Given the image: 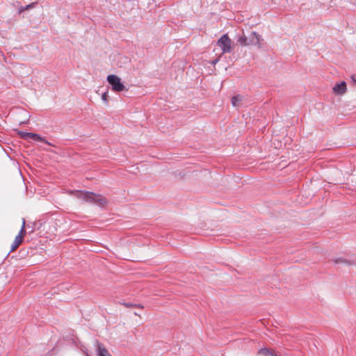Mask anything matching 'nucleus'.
Listing matches in <instances>:
<instances>
[{
  "mask_svg": "<svg viewBox=\"0 0 356 356\" xmlns=\"http://www.w3.org/2000/svg\"><path fill=\"white\" fill-rule=\"evenodd\" d=\"M26 9L24 8V6H22L19 9V13H22L23 11H24Z\"/></svg>",
  "mask_w": 356,
  "mask_h": 356,
  "instance_id": "nucleus-19",
  "label": "nucleus"
},
{
  "mask_svg": "<svg viewBox=\"0 0 356 356\" xmlns=\"http://www.w3.org/2000/svg\"><path fill=\"white\" fill-rule=\"evenodd\" d=\"M97 355L98 356H112L108 350L102 344L99 343L97 346Z\"/></svg>",
  "mask_w": 356,
  "mask_h": 356,
  "instance_id": "nucleus-6",
  "label": "nucleus"
},
{
  "mask_svg": "<svg viewBox=\"0 0 356 356\" xmlns=\"http://www.w3.org/2000/svg\"><path fill=\"white\" fill-rule=\"evenodd\" d=\"M237 42L241 44V45H243V46H248L249 45V42H248V38L245 37V35H242L241 37H239L237 40Z\"/></svg>",
  "mask_w": 356,
  "mask_h": 356,
  "instance_id": "nucleus-10",
  "label": "nucleus"
},
{
  "mask_svg": "<svg viewBox=\"0 0 356 356\" xmlns=\"http://www.w3.org/2000/svg\"><path fill=\"white\" fill-rule=\"evenodd\" d=\"M134 307L143 309L144 307L141 304H134Z\"/></svg>",
  "mask_w": 356,
  "mask_h": 356,
  "instance_id": "nucleus-17",
  "label": "nucleus"
},
{
  "mask_svg": "<svg viewBox=\"0 0 356 356\" xmlns=\"http://www.w3.org/2000/svg\"><path fill=\"white\" fill-rule=\"evenodd\" d=\"M106 80L115 92H121L125 88L124 85L121 82L120 78L117 75L110 74L107 76Z\"/></svg>",
  "mask_w": 356,
  "mask_h": 356,
  "instance_id": "nucleus-3",
  "label": "nucleus"
},
{
  "mask_svg": "<svg viewBox=\"0 0 356 356\" xmlns=\"http://www.w3.org/2000/svg\"><path fill=\"white\" fill-rule=\"evenodd\" d=\"M36 3H37L35 2V3H31V4H29V5L26 6H24V8H25L26 10H28V9H29V8H33Z\"/></svg>",
  "mask_w": 356,
  "mask_h": 356,
  "instance_id": "nucleus-16",
  "label": "nucleus"
},
{
  "mask_svg": "<svg viewBox=\"0 0 356 356\" xmlns=\"http://www.w3.org/2000/svg\"><path fill=\"white\" fill-rule=\"evenodd\" d=\"M334 262L336 264H346L348 265H353L356 264V259L353 260H348L347 259H345L343 257H339L334 259Z\"/></svg>",
  "mask_w": 356,
  "mask_h": 356,
  "instance_id": "nucleus-7",
  "label": "nucleus"
},
{
  "mask_svg": "<svg viewBox=\"0 0 356 356\" xmlns=\"http://www.w3.org/2000/svg\"><path fill=\"white\" fill-rule=\"evenodd\" d=\"M218 60H219V58L212 60L211 64L216 65L218 62Z\"/></svg>",
  "mask_w": 356,
  "mask_h": 356,
  "instance_id": "nucleus-18",
  "label": "nucleus"
},
{
  "mask_svg": "<svg viewBox=\"0 0 356 356\" xmlns=\"http://www.w3.org/2000/svg\"><path fill=\"white\" fill-rule=\"evenodd\" d=\"M333 91L335 94L343 95L346 91V83L342 81L340 83L336 84L333 87Z\"/></svg>",
  "mask_w": 356,
  "mask_h": 356,
  "instance_id": "nucleus-5",
  "label": "nucleus"
},
{
  "mask_svg": "<svg viewBox=\"0 0 356 356\" xmlns=\"http://www.w3.org/2000/svg\"><path fill=\"white\" fill-rule=\"evenodd\" d=\"M25 234H26L25 219H23L22 226L21 227V229H20L19 234L17 236H20V239H22L23 241Z\"/></svg>",
  "mask_w": 356,
  "mask_h": 356,
  "instance_id": "nucleus-11",
  "label": "nucleus"
},
{
  "mask_svg": "<svg viewBox=\"0 0 356 356\" xmlns=\"http://www.w3.org/2000/svg\"><path fill=\"white\" fill-rule=\"evenodd\" d=\"M352 79H353V81L355 83H356V74H355V75H353V76H352Z\"/></svg>",
  "mask_w": 356,
  "mask_h": 356,
  "instance_id": "nucleus-20",
  "label": "nucleus"
},
{
  "mask_svg": "<svg viewBox=\"0 0 356 356\" xmlns=\"http://www.w3.org/2000/svg\"><path fill=\"white\" fill-rule=\"evenodd\" d=\"M108 92H104V93L102 94V99L104 102L107 103V102H108Z\"/></svg>",
  "mask_w": 356,
  "mask_h": 356,
  "instance_id": "nucleus-14",
  "label": "nucleus"
},
{
  "mask_svg": "<svg viewBox=\"0 0 356 356\" xmlns=\"http://www.w3.org/2000/svg\"><path fill=\"white\" fill-rule=\"evenodd\" d=\"M232 41L228 35H222L217 41V45L221 49L222 54L230 53L232 51Z\"/></svg>",
  "mask_w": 356,
  "mask_h": 356,
  "instance_id": "nucleus-2",
  "label": "nucleus"
},
{
  "mask_svg": "<svg viewBox=\"0 0 356 356\" xmlns=\"http://www.w3.org/2000/svg\"><path fill=\"white\" fill-rule=\"evenodd\" d=\"M261 37L257 32L253 31L249 39V45H257L259 47H261Z\"/></svg>",
  "mask_w": 356,
  "mask_h": 356,
  "instance_id": "nucleus-4",
  "label": "nucleus"
},
{
  "mask_svg": "<svg viewBox=\"0 0 356 356\" xmlns=\"http://www.w3.org/2000/svg\"><path fill=\"white\" fill-rule=\"evenodd\" d=\"M29 137L30 138L29 139H32L33 140H36V141H44V140L41 138V136L37 134H33V133H31V134L29 135Z\"/></svg>",
  "mask_w": 356,
  "mask_h": 356,
  "instance_id": "nucleus-12",
  "label": "nucleus"
},
{
  "mask_svg": "<svg viewBox=\"0 0 356 356\" xmlns=\"http://www.w3.org/2000/svg\"><path fill=\"white\" fill-rule=\"evenodd\" d=\"M125 307H127V308H130V307H134V305L133 303H131V302H123L122 303Z\"/></svg>",
  "mask_w": 356,
  "mask_h": 356,
  "instance_id": "nucleus-15",
  "label": "nucleus"
},
{
  "mask_svg": "<svg viewBox=\"0 0 356 356\" xmlns=\"http://www.w3.org/2000/svg\"><path fill=\"white\" fill-rule=\"evenodd\" d=\"M31 134V132H24V131H22L19 133V135L21 136V137L24 139H29L30 137H29V135Z\"/></svg>",
  "mask_w": 356,
  "mask_h": 356,
  "instance_id": "nucleus-13",
  "label": "nucleus"
},
{
  "mask_svg": "<svg viewBox=\"0 0 356 356\" xmlns=\"http://www.w3.org/2000/svg\"><path fill=\"white\" fill-rule=\"evenodd\" d=\"M242 98L243 97L238 95H236V96H234L232 98V104L234 106H238L239 103L241 102L242 100Z\"/></svg>",
  "mask_w": 356,
  "mask_h": 356,
  "instance_id": "nucleus-9",
  "label": "nucleus"
},
{
  "mask_svg": "<svg viewBox=\"0 0 356 356\" xmlns=\"http://www.w3.org/2000/svg\"><path fill=\"white\" fill-rule=\"evenodd\" d=\"M77 193L78 197L88 202L95 203L99 206H104L107 203L106 199L100 194L89 191H78Z\"/></svg>",
  "mask_w": 356,
  "mask_h": 356,
  "instance_id": "nucleus-1",
  "label": "nucleus"
},
{
  "mask_svg": "<svg viewBox=\"0 0 356 356\" xmlns=\"http://www.w3.org/2000/svg\"><path fill=\"white\" fill-rule=\"evenodd\" d=\"M22 241H23L22 239H20L19 236H16L14 241L12 243L11 249H10V252L15 251L19 246V245L22 243Z\"/></svg>",
  "mask_w": 356,
  "mask_h": 356,
  "instance_id": "nucleus-8",
  "label": "nucleus"
}]
</instances>
